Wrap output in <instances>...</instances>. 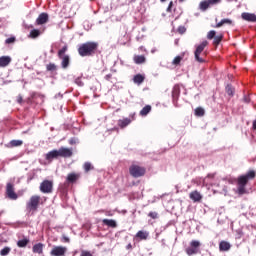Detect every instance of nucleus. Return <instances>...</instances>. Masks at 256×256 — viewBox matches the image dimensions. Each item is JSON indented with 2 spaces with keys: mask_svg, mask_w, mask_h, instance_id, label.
I'll use <instances>...</instances> for the list:
<instances>
[{
  "mask_svg": "<svg viewBox=\"0 0 256 256\" xmlns=\"http://www.w3.org/2000/svg\"><path fill=\"white\" fill-rule=\"evenodd\" d=\"M9 253H11V248H9V247H4V248L0 251V255H1V256H7V255H9Z\"/></svg>",
  "mask_w": 256,
  "mask_h": 256,
  "instance_id": "obj_31",
  "label": "nucleus"
},
{
  "mask_svg": "<svg viewBox=\"0 0 256 256\" xmlns=\"http://www.w3.org/2000/svg\"><path fill=\"white\" fill-rule=\"evenodd\" d=\"M58 154H59V157H71V155H73V149L61 147L58 150Z\"/></svg>",
  "mask_w": 256,
  "mask_h": 256,
  "instance_id": "obj_11",
  "label": "nucleus"
},
{
  "mask_svg": "<svg viewBox=\"0 0 256 256\" xmlns=\"http://www.w3.org/2000/svg\"><path fill=\"white\" fill-rule=\"evenodd\" d=\"M181 59H183L181 56H176L172 61L173 65H179L181 63Z\"/></svg>",
  "mask_w": 256,
  "mask_h": 256,
  "instance_id": "obj_38",
  "label": "nucleus"
},
{
  "mask_svg": "<svg viewBox=\"0 0 256 256\" xmlns=\"http://www.w3.org/2000/svg\"><path fill=\"white\" fill-rule=\"evenodd\" d=\"M221 193H222V195H225V197H227V193H228L227 187L224 186V188H223Z\"/></svg>",
  "mask_w": 256,
  "mask_h": 256,
  "instance_id": "obj_48",
  "label": "nucleus"
},
{
  "mask_svg": "<svg viewBox=\"0 0 256 256\" xmlns=\"http://www.w3.org/2000/svg\"><path fill=\"white\" fill-rule=\"evenodd\" d=\"M143 81H145V76L141 75V74H137L134 76L133 78V82L136 85H141V83H143Z\"/></svg>",
  "mask_w": 256,
  "mask_h": 256,
  "instance_id": "obj_23",
  "label": "nucleus"
},
{
  "mask_svg": "<svg viewBox=\"0 0 256 256\" xmlns=\"http://www.w3.org/2000/svg\"><path fill=\"white\" fill-rule=\"evenodd\" d=\"M149 113H151V105H146L144 108H142V110L140 111V115L142 117H145L147 115H149Z\"/></svg>",
  "mask_w": 256,
  "mask_h": 256,
  "instance_id": "obj_27",
  "label": "nucleus"
},
{
  "mask_svg": "<svg viewBox=\"0 0 256 256\" xmlns=\"http://www.w3.org/2000/svg\"><path fill=\"white\" fill-rule=\"evenodd\" d=\"M62 239H63L64 243H69V241H70L69 237H67V236H63Z\"/></svg>",
  "mask_w": 256,
  "mask_h": 256,
  "instance_id": "obj_49",
  "label": "nucleus"
},
{
  "mask_svg": "<svg viewBox=\"0 0 256 256\" xmlns=\"http://www.w3.org/2000/svg\"><path fill=\"white\" fill-rule=\"evenodd\" d=\"M56 97H63V95H61V93H59L58 95H56Z\"/></svg>",
  "mask_w": 256,
  "mask_h": 256,
  "instance_id": "obj_54",
  "label": "nucleus"
},
{
  "mask_svg": "<svg viewBox=\"0 0 256 256\" xmlns=\"http://www.w3.org/2000/svg\"><path fill=\"white\" fill-rule=\"evenodd\" d=\"M208 2H210L211 5H219V3H221V0H208Z\"/></svg>",
  "mask_w": 256,
  "mask_h": 256,
  "instance_id": "obj_46",
  "label": "nucleus"
},
{
  "mask_svg": "<svg viewBox=\"0 0 256 256\" xmlns=\"http://www.w3.org/2000/svg\"><path fill=\"white\" fill-rule=\"evenodd\" d=\"M189 197L194 203H199L201 199H203V195H201V193L197 190L191 192Z\"/></svg>",
  "mask_w": 256,
  "mask_h": 256,
  "instance_id": "obj_12",
  "label": "nucleus"
},
{
  "mask_svg": "<svg viewBox=\"0 0 256 256\" xmlns=\"http://www.w3.org/2000/svg\"><path fill=\"white\" fill-rule=\"evenodd\" d=\"M40 201H41V197L37 195L31 196L29 201L26 203V209L28 213H35L37 209H39Z\"/></svg>",
  "mask_w": 256,
  "mask_h": 256,
  "instance_id": "obj_3",
  "label": "nucleus"
},
{
  "mask_svg": "<svg viewBox=\"0 0 256 256\" xmlns=\"http://www.w3.org/2000/svg\"><path fill=\"white\" fill-rule=\"evenodd\" d=\"M231 249V244L227 241H221L219 244L220 251H229Z\"/></svg>",
  "mask_w": 256,
  "mask_h": 256,
  "instance_id": "obj_21",
  "label": "nucleus"
},
{
  "mask_svg": "<svg viewBox=\"0 0 256 256\" xmlns=\"http://www.w3.org/2000/svg\"><path fill=\"white\" fill-rule=\"evenodd\" d=\"M205 47H207V41H204L200 45L196 46L194 57L195 60L198 61V63H205V60L200 56L203 53V51H205Z\"/></svg>",
  "mask_w": 256,
  "mask_h": 256,
  "instance_id": "obj_4",
  "label": "nucleus"
},
{
  "mask_svg": "<svg viewBox=\"0 0 256 256\" xmlns=\"http://www.w3.org/2000/svg\"><path fill=\"white\" fill-rule=\"evenodd\" d=\"M23 145V140H11L10 146L12 147H21Z\"/></svg>",
  "mask_w": 256,
  "mask_h": 256,
  "instance_id": "obj_29",
  "label": "nucleus"
},
{
  "mask_svg": "<svg viewBox=\"0 0 256 256\" xmlns=\"http://www.w3.org/2000/svg\"><path fill=\"white\" fill-rule=\"evenodd\" d=\"M40 191L42 193H51L53 191V182L45 180L40 184Z\"/></svg>",
  "mask_w": 256,
  "mask_h": 256,
  "instance_id": "obj_8",
  "label": "nucleus"
},
{
  "mask_svg": "<svg viewBox=\"0 0 256 256\" xmlns=\"http://www.w3.org/2000/svg\"><path fill=\"white\" fill-rule=\"evenodd\" d=\"M11 56H1L0 57V67H8L11 63Z\"/></svg>",
  "mask_w": 256,
  "mask_h": 256,
  "instance_id": "obj_14",
  "label": "nucleus"
},
{
  "mask_svg": "<svg viewBox=\"0 0 256 256\" xmlns=\"http://www.w3.org/2000/svg\"><path fill=\"white\" fill-rule=\"evenodd\" d=\"M244 102L249 103V98L247 96L244 97Z\"/></svg>",
  "mask_w": 256,
  "mask_h": 256,
  "instance_id": "obj_51",
  "label": "nucleus"
},
{
  "mask_svg": "<svg viewBox=\"0 0 256 256\" xmlns=\"http://www.w3.org/2000/svg\"><path fill=\"white\" fill-rule=\"evenodd\" d=\"M29 243V240L22 239L17 242L18 247H27V244Z\"/></svg>",
  "mask_w": 256,
  "mask_h": 256,
  "instance_id": "obj_32",
  "label": "nucleus"
},
{
  "mask_svg": "<svg viewBox=\"0 0 256 256\" xmlns=\"http://www.w3.org/2000/svg\"><path fill=\"white\" fill-rule=\"evenodd\" d=\"M6 45H11V43H15V37H10L5 40Z\"/></svg>",
  "mask_w": 256,
  "mask_h": 256,
  "instance_id": "obj_41",
  "label": "nucleus"
},
{
  "mask_svg": "<svg viewBox=\"0 0 256 256\" xmlns=\"http://www.w3.org/2000/svg\"><path fill=\"white\" fill-rule=\"evenodd\" d=\"M33 253H38V255H41L43 253V244L38 243L33 246Z\"/></svg>",
  "mask_w": 256,
  "mask_h": 256,
  "instance_id": "obj_25",
  "label": "nucleus"
},
{
  "mask_svg": "<svg viewBox=\"0 0 256 256\" xmlns=\"http://www.w3.org/2000/svg\"><path fill=\"white\" fill-rule=\"evenodd\" d=\"M233 21L229 18L222 19L220 22L216 24V28L223 27V25H231Z\"/></svg>",
  "mask_w": 256,
  "mask_h": 256,
  "instance_id": "obj_24",
  "label": "nucleus"
},
{
  "mask_svg": "<svg viewBox=\"0 0 256 256\" xmlns=\"http://www.w3.org/2000/svg\"><path fill=\"white\" fill-rule=\"evenodd\" d=\"M77 143H79V138L73 137V138L69 139V144L70 145H77Z\"/></svg>",
  "mask_w": 256,
  "mask_h": 256,
  "instance_id": "obj_40",
  "label": "nucleus"
},
{
  "mask_svg": "<svg viewBox=\"0 0 256 256\" xmlns=\"http://www.w3.org/2000/svg\"><path fill=\"white\" fill-rule=\"evenodd\" d=\"M212 177H214V175L209 174L205 179H211Z\"/></svg>",
  "mask_w": 256,
  "mask_h": 256,
  "instance_id": "obj_52",
  "label": "nucleus"
},
{
  "mask_svg": "<svg viewBox=\"0 0 256 256\" xmlns=\"http://www.w3.org/2000/svg\"><path fill=\"white\" fill-rule=\"evenodd\" d=\"M217 32L215 30H211L208 32L207 39H215V35Z\"/></svg>",
  "mask_w": 256,
  "mask_h": 256,
  "instance_id": "obj_36",
  "label": "nucleus"
},
{
  "mask_svg": "<svg viewBox=\"0 0 256 256\" xmlns=\"http://www.w3.org/2000/svg\"><path fill=\"white\" fill-rule=\"evenodd\" d=\"M40 35H41V31H39L38 29H33L30 32L31 39H37V37H39Z\"/></svg>",
  "mask_w": 256,
  "mask_h": 256,
  "instance_id": "obj_28",
  "label": "nucleus"
},
{
  "mask_svg": "<svg viewBox=\"0 0 256 256\" xmlns=\"http://www.w3.org/2000/svg\"><path fill=\"white\" fill-rule=\"evenodd\" d=\"M47 71H57V65L50 63L46 66Z\"/></svg>",
  "mask_w": 256,
  "mask_h": 256,
  "instance_id": "obj_33",
  "label": "nucleus"
},
{
  "mask_svg": "<svg viewBox=\"0 0 256 256\" xmlns=\"http://www.w3.org/2000/svg\"><path fill=\"white\" fill-rule=\"evenodd\" d=\"M91 169H93V166L91 165V163L86 162L84 164V170L86 171V173H88V171H91Z\"/></svg>",
  "mask_w": 256,
  "mask_h": 256,
  "instance_id": "obj_35",
  "label": "nucleus"
},
{
  "mask_svg": "<svg viewBox=\"0 0 256 256\" xmlns=\"http://www.w3.org/2000/svg\"><path fill=\"white\" fill-rule=\"evenodd\" d=\"M128 125H131V120L129 118H123L118 120V127L125 129Z\"/></svg>",
  "mask_w": 256,
  "mask_h": 256,
  "instance_id": "obj_17",
  "label": "nucleus"
},
{
  "mask_svg": "<svg viewBox=\"0 0 256 256\" xmlns=\"http://www.w3.org/2000/svg\"><path fill=\"white\" fill-rule=\"evenodd\" d=\"M199 247H201V242H199V240H192L190 247L186 248L187 255H197V253H199Z\"/></svg>",
  "mask_w": 256,
  "mask_h": 256,
  "instance_id": "obj_5",
  "label": "nucleus"
},
{
  "mask_svg": "<svg viewBox=\"0 0 256 256\" xmlns=\"http://www.w3.org/2000/svg\"><path fill=\"white\" fill-rule=\"evenodd\" d=\"M134 63H136V65H141L142 63H145V56L143 55L134 56Z\"/></svg>",
  "mask_w": 256,
  "mask_h": 256,
  "instance_id": "obj_26",
  "label": "nucleus"
},
{
  "mask_svg": "<svg viewBox=\"0 0 256 256\" xmlns=\"http://www.w3.org/2000/svg\"><path fill=\"white\" fill-rule=\"evenodd\" d=\"M151 52H152V53H155V50H152Z\"/></svg>",
  "mask_w": 256,
  "mask_h": 256,
  "instance_id": "obj_56",
  "label": "nucleus"
},
{
  "mask_svg": "<svg viewBox=\"0 0 256 256\" xmlns=\"http://www.w3.org/2000/svg\"><path fill=\"white\" fill-rule=\"evenodd\" d=\"M102 223L103 225H107V227H112V229H115V227H117V222L113 219H103Z\"/></svg>",
  "mask_w": 256,
  "mask_h": 256,
  "instance_id": "obj_19",
  "label": "nucleus"
},
{
  "mask_svg": "<svg viewBox=\"0 0 256 256\" xmlns=\"http://www.w3.org/2000/svg\"><path fill=\"white\" fill-rule=\"evenodd\" d=\"M185 31H187V29L184 26L178 27V33H180L181 35H183V33H185Z\"/></svg>",
  "mask_w": 256,
  "mask_h": 256,
  "instance_id": "obj_45",
  "label": "nucleus"
},
{
  "mask_svg": "<svg viewBox=\"0 0 256 256\" xmlns=\"http://www.w3.org/2000/svg\"><path fill=\"white\" fill-rule=\"evenodd\" d=\"M75 83L76 85H78V87H83L84 85L83 80H81V78H76Z\"/></svg>",
  "mask_w": 256,
  "mask_h": 256,
  "instance_id": "obj_42",
  "label": "nucleus"
},
{
  "mask_svg": "<svg viewBox=\"0 0 256 256\" xmlns=\"http://www.w3.org/2000/svg\"><path fill=\"white\" fill-rule=\"evenodd\" d=\"M148 237H149V232L147 231L140 230L136 233V238L141 239L142 241L147 240Z\"/></svg>",
  "mask_w": 256,
  "mask_h": 256,
  "instance_id": "obj_20",
  "label": "nucleus"
},
{
  "mask_svg": "<svg viewBox=\"0 0 256 256\" xmlns=\"http://www.w3.org/2000/svg\"><path fill=\"white\" fill-rule=\"evenodd\" d=\"M195 115L197 117H203V115H205V110L201 107H198L195 109Z\"/></svg>",
  "mask_w": 256,
  "mask_h": 256,
  "instance_id": "obj_30",
  "label": "nucleus"
},
{
  "mask_svg": "<svg viewBox=\"0 0 256 256\" xmlns=\"http://www.w3.org/2000/svg\"><path fill=\"white\" fill-rule=\"evenodd\" d=\"M59 157V150H52L46 154L47 161H53V159H57Z\"/></svg>",
  "mask_w": 256,
  "mask_h": 256,
  "instance_id": "obj_15",
  "label": "nucleus"
},
{
  "mask_svg": "<svg viewBox=\"0 0 256 256\" xmlns=\"http://www.w3.org/2000/svg\"><path fill=\"white\" fill-rule=\"evenodd\" d=\"M67 51V46H64L61 50L58 52L59 57H65V52Z\"/></svg>",
  "mask_w": 256,
  "mask_h": 256,
  "instance_id": "obj_37",
  "label": "nucleus"
},
{
  "mask_svg": "<svg viewBox=\"0 0 256 256\" xmlns=\"http://www.w3.org/2000/svg\"><path fill=\"white\" fill-rule=\"evenodd\" d=\"M223 39V36H215L214 37V45H219Z\"/></svg>",
  "mask_w": 256,
  "mask_h": 256,
  "instance_id": "obj_39",
  "label": "nucleus"
},
{
  "mask_svg": "<svg viewBox=\"0 0 256 256\" xmlns=\"http://www.w3.org/2000/svg\"><path fill=\"white\" fill-rule=\"evenodd\" d=\"M252 129H254V131H256V120L253 121Z\"/></svg>",
  "mask_w": 256,
  "mask_h": 256,
  "instance_id": "obj_50",
  "label": "nucleus"
},
{
  "mask_svg": "<svg viewBox=\"0 0 256 256\" xmlns=\"http://www.w3.org/2000/svg\"><path fill=\"white\" fill-rule=\"evenodd\" d=\"M21 101H23V98H22V97H19V98H18V103H21Z\"/></svg>",
  "mask_w": 256,
  "mask_h": 256,
  "instance_id": "obj_53",
  "label": "nucleus"
},
{
  "mask_svg": "<svg viewBox=\"0 0 256 256\" xmlns=\"http://www.w3.org/2000/svg\"><path fill=\"white\" fill-rule=\"evenodd\" d=\"M49 21V15L47 13H41L36 19L37 25H45Z\"/></svg>",
  "mask_w": 256,
  "mask_h": 256,
  "instance_id": "obj_13",
  "label": "nucleus"
},
{
  "mask_svg": "<svg viewBox=\"0 0 256 256\" xmlns=\"http://www.w3.org/2000/svg\"><path fill=\"white\" fill-rule=\"evenodd\" d=\"M97 46L98 45L95 42H86L79 47L78 53L81 57H89V55L95 53Z\"/></svg>",
  "mask_w": 256,
  "mask_h": 256,
  "instance_id": "obj_2",
  "label": "nucleus"
},
{
  "mask_svg": "<svg viewBox=\"0 0 256 256\" xmlns=\"http://www.w3.org/2000/svg\"><path fill=\"white\" fill-rule=\"evenodd\" d=\"M59 58L62 60V62H61L62 69H67V67H69V63H70L69 56L65 55V56H61Z\"/></svg>",
  "mask_w": 256,
  "mask_h": 256,
  "instance_id": "obj_18",
  "label": "nucleus"
},
{
  "mask_svg": "<svg viewBox=\"0 0 256 256\" xmlns=\"http://www.w3.org/2000/svg\"><path fill=\"white\" fill-rule=\"evenodd\" d=\"M209 7H211V2L209 0H203L199 4V9L200 11H203V12L207 11Z\"/></svg>",
  "mask_w": 256,
  "mask_h": 256,
  "instance_id": "obj_16",
  "label": "nucleus"
},
{
  "mask_svg": "<svg viewBox=\"0 0 256 256\" xmlns=\"http://www.w3.org/2000/svg\"><path fill=\"white\" fill-rule=\"evenodd\" d=\"M148 217H151V219H157L159 217V214H157V212H150L148 214Z\"/></svg>",
  "mask_w": 256,
  "mask_h": 256,
  "instance_id": "obj_43",
  "label": "nucleus"
},
{
  "mask_svg": "<svg viewBox=\"0 0 256 256\" xmlns=\"http://www.w3.org/2000/svg\"><path fill=\"white\" fill-rule=\"evenodd\" d=\"M80 175L77 173H70L67 176V181L68 183H75V181H77L79 179Z\"/></svg>",
  "mask_w": 256,
  "mask_h": 256,
  "instance_id": "obj_22",
  "label": "nucleus"
},
{
  "mask_svg": "<svg viewBox=\"0 0 256 256\" xmlns=\"http://www.w3.org/2000/svg\"><path fill=\"white\" fill-rule=\"evenodd\" d=\"M241 17L244 21H248L249 23H256V15L249 12H243Z\"/></svg>",
  "mask_w": 256,
  "mask_h": 256,
  "instance_id": "obj_10",
  "label": "nucleus"
},
{
  "mask_svg": "<svg viewBox=\"0 0 256 256\" xmlns=\"http://www.w3.org/2000/svg\"><path fill=\"white\" fill-rule=\"evenodd\" d=\"M67 253V247L65 246H53L50 255L52 256H65Z\"/></svg>",
  "mask_w": 256,
  "mask_h": 256,
  "instance_id": "obj_7",
  "label": "nucleus"
},
{
  "mask_svg": "<svg viewBox=\"0 0 256 256\" xmlns=\"http://www.w3.org/2000/svg\"><path fill=\"white\" fill-rule=\"evenodd\" d=\"M80 256H93V254L87 250H82Z\"/></svg>",
  "mask_w": 256,
  "mask_h": 256,
  "instance_id": "obj_44",
  "label": "nucleus"
},
{
  "mask_svg": "<svg viewBox=\"0 0 256 256\" xmlns=\"http://www.w3.org/2000/svg\"><path fill=\"white\" fill-rule=\"evenodd\" d=\"M6 194L9 199L15 201L17 199V194L15 193V189L13 188V184L8 183L6 186Z\"/></svg>",
  "mask_w": 256,
  "mask_h": 256,
  "instance_id": "obj_9",
  "label": "nucleus"
},
{
  "mask_svg": "<svg viewBox=\"0 0 256 256\" xmlns=\"http://www.w3.org/2000/svg\"><path fill=\"white\" fill-rule=\"evenodd\" d=\"M251 179H255V171L250 170L246 174L241 175L237 179V193L238 195H245L247 193V189L245 188L247 186V183Z\"/></svg>",
  "mask_w": 256,
  "mask_h": 256,
  "instance_id": "obj_1",
  "label": "nucleus"
},
{
  "mask_svg": "<svg viewBox=\"0 0 256 256\" xmlns=\"http://www.w3.org/2000/svg\"><path fill=\"white\" fill-rule=\"evenodd\" d=\"M161 1V3H165V1H167V0H160Z\"/></svg>",
  "mask_w": 256,
  "mask_h": 256,
  "instance_id": "obj_55",
  "label": "nucleus"
},
{
  "mask_svg": "<svg viewBox=\"0 0 256 256\" xmlns=\"http://www.w3.org/2000/svg\"><path fill=\"white\" fill-rule=\"evenodd\" d=\"M130 175L135 178L143 177L145 175V168L133 165L130 167Z\"/></svg>",
  "mask_w": 256,
  "mask_h": 256,
  "instance_id": "obj_6",
  "label": "nucleus"
},
{
  "mask_svg": "<svg viewBox=\"0 0 256 256\" xmlns=\"http://www.w3.org/2000/svg\"><path fill=\"white\" fill-rule=\"evenodd\" d=\"M226 93L230 96L233 95V93H235V91L233 90V87L231 85H227L226 86Z\"/></svg>",
  "mask_w": 256,
  "mask_h": 256,
  "instance_id": "obj_34",
  "label": "nucleus"
},
{
  "mask_svg": "<svg viewBox=\"0 0 256 256\" xmlns=\"http://www.w3.org/2000/svg\"><path fill=\"white\" fill-rule=\"evenodd\" d=\"M173 7V1H171L170 3H169V5H168V7H167V12L168 13H171V8Z\"/></svg>",
  "mask_w": 256,
  "mask_h": 256,
  "instance_id": "obj_47",
  "label": "nucleus"
}]
</instances>
